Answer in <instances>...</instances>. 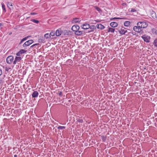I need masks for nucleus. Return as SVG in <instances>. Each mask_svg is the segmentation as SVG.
Masks as SVG:
<instances>
[{
	"label": "nucleus",
	"mask_w": 157,
	"mask_h": 157,
	"mask_svg": "<svg viewBox=\"0 0 157 157\" xmlns=\"http://www.w3.org/2000/svg\"><path fill=\"white\" fill-rule=\"evenodd\" d=\"M137 25L140 27L141 28H146L148 26V24L147 23L144 21H140L138 22L137 24Z\"/></svg>",
	"instance_id": "1"
},
{
	"label": "nucleus",
	"mask_w": 157,
	"mask_h": 157,
	"mask_svg": "<svg viewBox=\"0 0 157 157\" xmlns=\"http://www.w3.org/2000/svg\"><path fill=\"white\" fill-rule=\"evenodd\" d=\"M118 30L119 33L121 35H124L127 32L126 29L123 27H122L121 28H119Z\"/></svg>",
	"instance_id": "2"
},
{
	"label": "nucleus",
	"mask_w": 157,
	"mask_h": 157,
	"mask_svg": "<svg viewBox=\"0 0 157 157\" xmlns=\"http://www.w3.org/2000/svg\"><path fill=\"white\" fill-rule=\"evenodd\" d=\"M33 42H34V41L32 40H28L26 41V42H25L23 44V47L24 48H25V47L29 46V45H30V44H32V43H33Z\"/></svg>",
	"instance_id": "3"
},
{
	"label": "nucleus",
	"mask_w": 157,
	"mask_h": 157,
	"mask_svg": "<svg viewBox=\"0 0 157 157\" xmlns=\"http://www.w3.org/2000/svg\"><path fill=\"white\" fill-rule=\"evenodd\" d=\"M141 38L144 40V41L147 43L150 42V37L149 36H147L146 35H143L141 36Z\"/></svg>",
	"instance_id": "4"
},
{
	"label": "nucleus",
	"mask_w": 157,
	"mask_h": 157,
	"mask_svg": "<svg viewBox=\"0 0 157 157\" xmlns=\"http://www.w3.org/2000/svg\"><path fill=\"white\" fill-rule=\"evenodd\" d=\"M22 59V58L20 56H16L14 61H13V64L15 65L17 63L19 64V63L20 62V61Z\"/></svg>",
	"instance_id": "5"
},
{
	"label": "nucleus",
	"mask_w": 157,
	"mask_h": 157,
	"mask_svg": "<svg viewBox=\"0 0 157 157\" xmlns=\"http://www.w3.org/2000/svg\"><path fill=\"white\" fill-rule=\"evenodd\" d=\"M14 58L13 56H8L6 58V62L8 64H10L13 60Z\"/></svg>",
	"instance_id": "6"
},
{
	"label": "nucleus",
	"mask_w": 157,
	"mask_h": 157,
	"mask_svg": "<svg viewBox=\"0 0 157 157\" xmlns=\"http://www.w3.org/2000/svg\"><path fill=\"white\" fill-rule=\"evenodd\" d=\"M133 30L136 32L140 33L142 32V29L139 26H135L133 28Z\"/></svg>",
	"instance_id": "7"
},
{
	"label": "nucleus",
	"mask_w": 157,
	"mask_h": 157,
	"mask_svg": "<svg viewBox=\"0 0 157 157\" xmlns=\"http://www.w3.org/2000/svg\"><path fill=\"white\" fill-rule=\"evenodd\" d=\"M82 29H87L90 28V26L89 24H84L81 26Z\"/></svg>",
	"instance_id": "8"
},
{
	"label": "nucleus",
	"mask_w": 157,
	"mask_h": 157,
	"mask_svg": "<svg viewBox=\"0 0 157 157\" xmlns=\"http://www.w3.org/2000/svg\"><path fill=\"white\" fill-rule=\"evenodd\" d=\"M79 26L76 25H74L71 28V30L74 32H75V33L77 30H79Z\"/></svg>",
	"instance_id": "9"
},
{
	"label": "nucleus",
	"mask_w": 157,
	"mask_h": 157,
	"mask_svg": "<svg viewBox=\"0 0 157 157\" xmlns=\"http://www.w3.org/2000/svg\"><path fill=\"white\" fill-rule=\"evenodd\" d=\"M62 33L63 34V32L62 31L61 29H58L56 31V36H60Z\"/></svg>",
	"instance_id": "10"
},
{
	"label": "nucleus",
	"mask_w": 157,
	"mask_h": 157,
	"mask_svg": "<svg viewBox=\"0 0 157 157\" xmlns=\"http://www.w3.org/2000/svg\"><path fill=\"white\" fill-rule=\"evenodd\" d=\"M83 33V34H84V33L82 31H80L78 30L75 31V35L78 36H81V35H82Z\"/></svg>",
	"instance_id": "11"
},
{
	"label": "nucleus",
	"mask_w": 157,
	"mask_h": 157,
	"mask_svg": "<svg viewBox=\"0 0 157 157\" xmlns=\"http://www.w3.org/2000/svg\"><path fill=\"white\" fill-rule=\"evenodd\" d=\"M110 26L113 28H115L118 26V23L116 22H113L110 23Z\"/></svg>",
	"instance_id": "12"
},
{
	"label": "nucleus",
	"mask_w": 157,
	"mask_h": 157,
	"mask_svg": "<svg viewBox=\"0 0 157 157\" xmlns=\"http://www.w3.org/2000/svg\"><path fill=\"white\" fill-rule=\"evenodd\" d=\"M39 94V93L37 91H35L33 92L32 94V96L33 98H36L38 97Z\"/></svg>",
	"instance_id": "13"
},
{
	"label": "nucleus",
	"mask_w": 157,
	"mask_h": 157,
	"mask_svg": "<svg viewBox=\"0 0 157 157\" xmlns=\"http://www.w3.org/2000/svg\"><path fill=\"white\" fill-rule=\"evenodd\" d=\"M131 25V23L129 21H125L124 23V25L125 26L128 27Z\"/></svg>",
	"instance_id": "14"
},
{
	"label": "nucleus",
	"mask_w": 157,
	"mask_h": 157,
	"mask_svg": "<svg viewBox=\"0 0 157 157\" xmlns=\"http://www.w3.org/2000/svg\"><path fill=\"white\" fill-rule=\"evenodd\" d=\"M115 31V29L113 28H112L109 27L107 30V32L108 33L111 32L112 33H114Z\"/></svg>",
	"instance_id": "15"
},
{
	"label": "nucleus",
	"mask_w": 157,
	"mask_h": 157,
	"mask_svg": "<svg viewBox=\"0 0 157 157\" xmlns=\"http://www.w3.org/2000/svg\"><path fill=\"white\" fill-rule=\"evenodd\" d=\"M96 27L98 29H104L105 26L101 24H97L96 25Z\"/></svg>",
	"instance_id": "16"
},
{
	"label": "nucleus",
	"mask_w": 157,
	"mask_h": 157,
	"mask_svg": "<svg viewBox=\"0 0 157 157\" xmlns=\"http://www.w3.org/2000/svg\"><path fill=\"white\" fill-rule=\"evenodd\" d=\"M7 6L9 9L11 10L13 9V4L12 3L9 2L7 3Z\"/></svg>",
	"instance_id": "17"
},
{
	"label": "nucleus",
	"mask_w": 157,
	"mask_h": 157,
	"mask_svg": "<svg viewBox=\"0 0 157 157\" xmlns=\"http://www.w3.org/2000/svg\"><path fill=\"white\" fill-rule=\"evenodd\" d=\"M31 36H28L26 37L23 38L21 40V41L19 43V44H21L23 41L27 40L28 39V38Z\"/></svg>",
	"instance_id": "18"
},
{
	"label": "nucleus",
	"mask_w": 157,
	"mask_h": 157,
	"mask_svg": "<svg viewBox=\"0 0 157 157\" xmlns=\"http://www.w3.org/2000/svg\"><path fill=\"white\" fill-rule=\"evenodd\" d=\"M80 21L79 20L78 18H74L72 20V23H75Z\"/></svg>",
	"instance_id": "19"
},
{
	"label": "nucleus",
	"mask_w": 157,
	"mask_h": 157,
	"mask_svg": "<svg viewBox=\"0 0 157 157\" xmlns=\"http://www.w3.org/2000/svg\"><path fill=\"white\" fill-rule=\"evenodd\" d=\"M126 19V18H119V17H114L113 18L111 19V20H115L117 19H119L120 20H121L122 21Z\"/></svg>",
	"instance_id": "20"
},
{
	"label": "nucleus",
	"mask_w": 157,
	"mask_h": 157,
	"mask_svg": "<svg viewBox=\"0 0 157 157\" xmlns=\"http://www.w3.org/2000/svg\"><path fill=\"white\" fill-rule=\"evenodd\" d=\"M63 33H64V34L65 35H68L70 33L69 31L67 30H64V31H63Z\"/></svg>",
	"instance_id": "21"
},
{
	"label": "nucleus",
	"mask_w": 157,
	"mask_h": 157,
	"mask_svg": "<svg viewBox=\"0 0 157 157\" xmlns=\"http://www.w3.org/2000/svg\"><path fill=\"white\" fill-rule=\"evenodd\" d=\"M44 36L45 38H46V39H48L50 38L51 36L50 35V34H49L47 33L45 34L44 35Z\"/></svg>",
	"instance_id": "22"
},
{
	"label": "nucleus",
	"mask_w": 157,
	"mask_h": 157,
	"mask_svg": "<svg viewBox=\"0 0 157 157\" xmlns=\"http://www.w3.org/2000/svg\"><path fill=\"white\" fill-rule=\"evenodd\" d=\"M153 44L155 47H157V38L154 40Z\"/></svg>",
	"instance_id": "23"
},
{
	"label": "nucleus",
	"mask_w": 157,
	"mask_h": 157,
	"mask_svg": "<svg viewBox=\"0 0 157 157\" xmlns=\"http://www.w3.org/2000/svg\"><path fill=\"white\" fill-rule=\"evenodd\" d=\"M136 11V10H131L130 11H128L126 13V15H131L132 14L131 13L133 12Z\"/></svg>",
	"instance_id": "24"
},
{
	"label": "nucleus",
	"mask_w": 157,
	"mask_h": 157,
	"mask_svg": "<svg viewBox=\"0 0 157 157\" xmlns=\"http://www.w3.org/2000/svg\"><path fill=\"white\" fill-rule=\"evenodd\" d=\"M57 128L58 129L62 130V129H65V126H59L57 127Z\"/></svg>",
	"instance_id": "25"
},
{
	"label": "nucleus",
	"mask_w": 157,
	"mask_h": 157,
	"mask_svg": "<svg viewBox=\"0 0 157 157\" xmlns=\"http://www.w3.org/2000/svg\"><path fill=\"white\" fill-rule=\"evenodd\" d=\"M152 31L153 34L157 35V30L155 29H152Z\"/></svg>",
	"instance_id": "26"
},
{
	"label": "nucleus",
	"mask_w": 157,
	"mask_h": 157,
	"mask_svg": "<svg viewBox=\"0 0 157 157\" xmlns=\"http://www.w3.org/2000/svg\"><path fill=\"white\" fill-rule=\"evenodd\" d=\"M19 51L21 54H24L26 52H27V51L24 49H21Z\"/></svg>",
	"instance_id": "27"
},
{
	"label": "nucleus",
	"mask_w": 157,
	"mask_h": 157,
	"mask_svg": "<svg viewBox=\"0 0 157 157\" xmlns=\"http://www.w3.org/2000/svg\"><path fill=\"white\" fill-rule=\"evenodd\" d=\"M31 21L34 23H38L39 22V21L38 20H36L34 19H32L31 20Z\"/></svg>",
	"instance_id": "28"
},
{
	"label": "nucleus",
	"mask_w": 157,
	"mask_h": 157,
	"mask_svg": "<svg viewBox=\"0 0 157 157\" xmlns=\"http://www.w3.org/2000/svg\"><path fill=\"white\" fill-rule=\"evenodd\" d=\"M55 34L56 33H55V31H52L50 33V36H54L55 35Z\"/></svg>",
	"instance_id": "29"
},
{
	"label": "nucleus",
	"mask_w": 157,
	"mask_h": 157,
	"mask_svg": "<svg viewBox=\"0 0 157 157\" xmlns=\"http://www.w3.org/2000/svg\"><path fill=\"white\" fill-rule=\"evenodd\" d=\"M67 62L69 63H72L73 62L72 60L71 59H68L67 61Z\"/></svg>",
	"instance_id": "30"
},
{
	"label": "nucleus",
	"mask_w": 157,
	"mask_h": 157,
	"mask_svg": "<svg viewBox=\"0 0 157 157\" xmlns=\"http://www.w3.org/2000/svg\"><path fill=\"white\" fill-rule=\"evenodd\" d=\"M77 121L80 123H82L83 122V120L82 119H78L77 120Z\"/></svg>",
	"instance_id": "31"
},
{
	"label": "nucleus",
	"mask_w": 157,
	"mask_h": 157,
	"mask_svg": "<svg viewBox=\"0 0 157 157\" xmlns=\"http://www.w3.org/2000/svg\"><path fill=\"white\" fill-rule=\"evenodd\" d=\"M39 45V43H36V44H34L33 45H32L30 47V48H32L33 47L35 46L36 45Z\"/></svg>",
	"instance_id": "32"
},
{
	"label": "nucleus",
	"mask_w": 157,
	"mask_h": 157,
	"mask_svg": "<svg viewBox=\"0 0 157 157\" xmlns=\"http://www.w3.org/2000/svg\"><path fill=\"white\" fill-rule=\"evenodd\" d=\"M2 6L3 10H6L5 8V6L4 5L3 3H2Z\"/></svg>",
	"instance_id": "33"
},
{
	"label": "nucleus",
	"mask_w": 157,
	"mask_h": 157,
	"mask_svg": "<svg viewBox=\"0 0 157 157\" xmlns=\"http://www.w3.org/2000/svg\"><path fill=\"white\" fill-rule=\"evenodd\" d=\"M98 11H99V13H100V14H101V15H102V16L105 15V14H104V13L103 14L102 10H98Z\"/></svg>",
	"instance_id": "34"
},
{
	"label": "nucleus",
	"mask_w": 157,
	"mask_h": 157,
	"mask_svg": "<svg viewBox=\"0 0 157 157\" xmlns=\"http://www.w3.org/2000/svg\"><path fill=\"white\" fill-rule=\"evenodd\" d=\"M101 21V20L100 19H97L95 20L94 21V22H100Z\"/></svg>",
	"instance_id": "35"
},
{
	"label": "nucleus",
	"mask_w": 157,
	"mask_h": 157,
	"mask_svg": "<svg viewBox=\"0 0 157 157\" xmlns=\"http://www.w3.org/2000/svg\"><path fill=\"white\" fill-rule=\"evenodd\" d=\"M21 55V53H20V52L19 51V52H17V53H16V55L17 56H20Z\"/></svg>",
	"instance_id": "36"
},
{
	"label": "nucleus",
	"mask_w": 157,
	"mask_h": 157,
	"mask_svg": "<svg viewBox=\"0 0 157 157\" xmlns=\"http://www.w3.org/2000/svg\"><path fill=\"white\" fill-rule=\"evenodd\" d=\"M38 42H39L40 43H41V42H43V41L42 39H38Z\"/></svg>",
	"instance_id": "37"
},
{
	"label": "nucleus",
	"mask_w": 157,
	"mask_h": 157,
	"mask_svg": "<svg viewBox=\"0 0 157 157\" xmlns=\"http://www.w3.org/2000/svg\"><path fill=\"white\" fill-rule=\"evenodd\" d=\"M90 29H95V27H94V26L93 25V26H90Z\"/></svg>",
	"instance_id": "38"
},
{
	"label": "nucleus",
	"mask_w": 157,
	"mask_h": 157,
	"mask_svg": "<svg viewBox=\"0 0 157 157\" xmlns=\"http://www.w3.org/2000/svg\"><path fill=\"white\" fill-rule=\"evenodd\" d=\"M3 26V24L2 23H0V29H1Z\"/></svg>",
	"instance_id": "39"
},
{
	"label": "nucleus",
	"mask_w": 157,
	"mask_h": 157,
	"mask_svg": "<svg viewBox=\"0 0 157 157\" xmlns=\"http://www.w3.org/2000/svg\"><path fill=\"white\" fill-rule=\"evenodd\" d=\"M37 13H31L30 14L31 15H34L37 14Z\"/></svg>",
	"instance_id": "40"
},
{
	"label": "nucleus",
	"mask_w": 157,
	"mask_h": 157,
	"mask_svg": "<svg viewBox=\"0 0 157 157\" xmlns=\"http://www.w3.org/2000/svg\"><path fill=\"white\" fill-rule=\"evenodd\" d=\"M155 13L154 12V13H152V17L154 18L155 16Z\"/></svg>",
	"instance_id": "41"
},
{
	"label": "nucleus",
	"mask_w": 157,
	"mask_h": 157,
	"mask_svg": "<svg viewBox=\"0 0 157 157\" xmlns=\"http://www.w3.org/2000/svg\"><path fill=\"white\" fill-rule=\"evenodd\" d=\"M122 5L123 6H125L126 5V4L125 3H122Z\"/></svg>",
	"instance_id": "42"
},
{
	"label": "nucleus",
	"mask_w": 157,
	"mask_h": 157,
	"mask_svg": "<svg viewBox=\"0 0 157 157\" xmlns=\"http://www.w3.org/2000/svg\"><path fill=\"white\" fill-rule=\"evenodd\" d=\"M2 71L0 69V76L2 75Z\"/></svg>",
	"instance_id": "43"
},
{
	"label": "nucleus",
	"mask_w": 157,
	"mask_h": 157,
	"mask_svg": "<svg viewBox=\"0 0 157 157\" xmlns=\"http://www.w3.org/2000/svg\"><path fill=\"white\" fill-rule=\"evenodd\" d=\"M62 92H60L59 93V95H60V96L62 95Z\"/></svg>",
	"instance_id": "44"
},
{
	"label": "nucleus",
	"mask_w": 157,
	"mask_h": 157,
	"mask_svg": "<svg viewBox=\"0 0 157 157\" xmlns=\"http://www.w3.org/2000/svg\"><path fill=\"white\" fill-rule=\"evenodd\" d=\"M5 70H6V71H8V68H7V67H6V69H5Z\"/></svg>",
	"instance_id": "45"
},
{
	"label": "nucleus",
	"mask_w": 157,
	"mask_h": 157,
	"mask_svg": "<svg viewBox=\"0 0 157 157\" xmlns=\"http://www.w3.org/2000/svg\"><path fill=\"white\" fill-rule=\"evenodd\" d=\"M96 10H100V9H99V8H97H97H96Z\"/></svg>",
	"instance_id": "46"
},
{
	"label": "nucleus",
	"mask_w": 157,
	"mask_h": 157,
	"mask_svg": "<svg viewBox=\"0 0 157 157\" xmlns=\"http://www.w3.org/2000/svg\"><path fill=\"white\" fill-rule=\"evenodd\" d=\"M14 157H17V155H14Z\"/></svg>",
	"instance_id": "47"
},
{
	"label": "nucleus",
	"mask_w": 157,
	"mask_h": 157,
	"mask_svg": "<svg viewBox=\"0 0 157 157\" xmlns=\"http://www.w3.org/2000/svg\"><path fill=\"white\" fill-rule=\"evenodd\" d=\"M132 10H134V9H132Z\"/></svg>",
	"instance_id": "48"
}]
</instances>
